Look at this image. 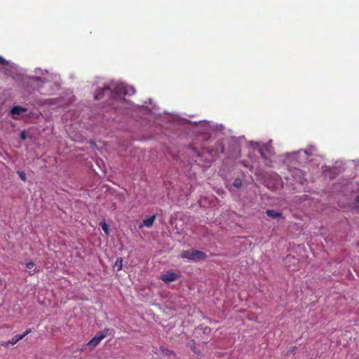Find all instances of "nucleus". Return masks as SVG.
I'll return each instance as SVG.
<instances>
[{"instance_id": "f257e3e1", "label": "nucleus", "mask_w": 359, "mask_h": 359, "mask_svg": "<svg viewBox=\"0 0 359 359\" xmlns=\"http://www.w3.org/2000/svg\"><path fill=\"white\" fill-rule=\"evenodd\" d=\"M113 90H114L117 94L130 95L135 93L133 88L125 86L122 83L117 84L116 86L114 85L111 86H105L103 88L97 90L94 95L95 99L100 100L104 97L105 93H111Z\"/></svg>"}, {"instance_id": "f03ea898", "label": "nucleus", "mask_w": 359, "mask_h": 359, "mask_svg": "<svg viewBox=\"0 0 359 359\" xmlns=\"http://www.w3.org/2000/svg\"><path fill=\"white\" fill-rule=\"evenodd\" d=\"M180 257L194 262L205 260L208 257L205 252L195 249L182 250Z\"/></svg>"}, {"instance_id": "7ed1b4c3", "label": "nucleus", "mask_w": 359, "mask_h": 359, "mask_svg": "<svg viewBox=\"0 0 359 359\" xmlns=\"http://www.w3.org/2000/svg\"><path fill=\"white\" fill-rule=\"evenodd\" d=\"M179 277L180 275L176 273L167 271L161 276V280L165 283H168L177 280Z\"/></svg>"}, {"instance_id": "20e7f679", "label": "nucleus", "mask_w": 359, "mask_h": 359, "mask_svg": "<svg viewBox=\"0 0 359 359\" xmlns=\"http://www.w3.org/2000/svg\"><path fill=\"white\" fill-rule=\"evenodd\" d=\"M102 339L103 336H99L97 334L86 344V346L89 347L90 350H93L100 343Z\"/></svg>"}, {"instance_id": "39448f33", "label": "nucleus", "mask_w": 359, "mask_h": 359, "mask_svg": "<svg viewBox=\"0 0 359 359\" xmlns=\"http://www.w3.org/2000/svg\"><path fill=\"white\" fill-rule=\"evenodd\" d=\"M27 109L21 106H14L11 109V115L15 118V116L20 115L22 112L27 111Z\"/></svg>"}, {"instance_id": "423d86ee", "label": "nucleus", "mask_w": 359, "mask_h": 359, "mask_svg": "<svg viewBox=\"0 0 359 359\" xmlns=\"http://www.w3.org/2000/svg\"><path fill=\"white\" fill-rule=\"evenodd\" d=\"M156 219V215H152L149 217V218H147L143 220L142 226H144L146 227H151L154 224V222Z\"/></svg>"}, {"instance_id": "0eeeda50", "label": "nucleus", "mask_w": 359, "mask_h": 359, "mask_svg": "<svg viewBox=\"0 0 359 359\" xmlns=\"http://www.w3.org/2000/svg\"><path fill=\"white\" fill-rule=\"evenodd\" d=\"M161 353L165 357L170 358L172 356H175V353L168 348H165L164 347H160Z\"/></svg>"}, {"instance_id": "6e6552de", "label": "nucleus", "mask_w": 359, "mask_h": 359, "mask_svg": "<svg viewBox=\"0 0 359 359\" xmlns=\"http://www.w3.org/2000/svg\"><path fill=\"white\" fill-rule=\"evenodd\" d=\"M266 214L267 216L273 218H279L282 217V214L280 212H276L274 210H267L266 211Z\"/></svg>"}, {"instance_id": "1a4fd4ad", "label": "nucleus", "mask_w": 359, "mask_h": 359, "mask_svg": "<svg viewBox=\"0 0 359 359\" xmlns=\"http://www.w3.org/2000/svg\"><path fill=\"white\" fill-rule=\"evenodd\" d=\"M23 339V336H21V334H17L15 335L10 341H8V344H10L11 345L15 344L18 341Z\"/></svg>"}, {"instance_id": "9d476101", "label": "nucleus", "mask_w": 359, "mask_h": 359, "mask_svg": "<svg viewBox=\"0 0 359 359\" xmlns=\"http://www.w3.org/2000/svg\"><path fill=\"white\" fill-rule=\"evenodd\" d=\"M114 267L117 269V271H121L123 267V259L121 257L117 258Z\"/></svg>"}, {"instance_id": "9b49d317", "label": "nucleus", "mask_w": 359, "mask_h": 359, "mask_svg": "<svg viewBox=\"0 0 359 359\" xmlns=\"http://www.w3.org/2000/svg\"><path fill=\"white\" fill-rule=\"evenodd\" d=\"M100 226L102 229L104 231L106 234H109V226L105 222H100Z\"/></svg>"}, {"instance_id": "f8f14e48", "label": "nucleus", "mask_w": 359, "mask_h": 359, "mask_svg": "<svg viewBox=\"0 0 359 359\" xmlns=\"http://www.w3.org/2000/svg\"><path fill=\"white\" fill-rule=\"evenodd\" d=\"M112 330H110L109 328H105L101 334H98L99 336H103V339L107 337L108 335H109L111 332Z\"/></svg>"}, {"instance_id": "ddd939ff", "label": "nucleus", "mask_w": 359, "mask_h": 359, "mask_svg": "<svg viewBox=\"0 0 359 359\" xmlns=\"http://www.w3.org/2000/svg\"><path fill=\"white\" fill-rule=\"evenodd\" d=\"M233 184L235 187L240 188L242 186V180L239 178H236Z\"/></svg>"}, {"instance_id": "4468645a", "label": "nucleus", "mask_w": 359, "mask_h": 359, "mask_svg": "<svg viewBox=\"0 0 359 359\" xmlns=\"http://www.w3.org/2000/svg\"><path fill=\"white\" fill-rule=\"evenodd\" d=\"M18 174L20 177V178L22 180V181H26L27 178H26V174L22 172V171H18Z\"/></svg>"}, {"instance_id": "2eb2a0df", "label": "nucleus", "mask_w": 359, "mask_h": 359, "mask_svg": "<svg viewBox=\"0 0 359 359\" xmlns=\"http://www.w3.org/2000/svg\"><path fill=\"white\" fill-rule=\"evenodd\" d=\"M34 263L33 262H29L27 263L26 264V267L29 269V270H32L34 267Z\"/></svg>"}, {"instance_id": "dca6fc26", "label": "nucleus", "mask_w": 359, "mask_h": 359, "mask_svg": "<svg viewBox=\"0 0 359 359\" xmlns=\"http://www.w3.org/2000/svg\"><path fill=\"white\" fill-rule=\"evenodd\" d=\"M8 64V62L4 59L2 57L0 56V65H6Z\"/></svg>"}, {"instance_id": "f3484780", "label": "nucleus", "mask_w": 359, "mask_h": 359, "mask_svg": "<svg viewBox=\"0 0 359 359\" xmlns=\"http://www.w3.org/2000/svg\"><path fill=\"white\" fill-rule=\"evenodd\" d=\"M26 138H27V134H26L25 131H22L20 133V139L22 140H25Z\"/></svg>"}, {"instance_id": "a211bd4d", "label": "nucleus", "mask_w": 359, "mask_h": 359, "mask_svg": "<svg viewBox=\"0 0 359 359\" xmlns=\"http://www.w3.org/2000/svg\"><path fill=\"white\" fill-rule=\"evenodd\" d=\"M32 332V329L29 328L27 329L22 334H21V336H23V338L25 337H26L27 334H29V333H31Z\"/></svg>"}, {"instance_id": "6ab92c4d", "label": "nucleus", "mask_w": 359, "mask_h": 359, "mask_svg": "<svg viewBox=\"0 0 359 359\" xmlns=\"http://www.w3.org/2000/svg\"><path fill=\"white\" fill-rule=\"evenodd\" d=\"M259 153H260L261 156H262L264 158H266V155L264 154L263 148H260V149H259Z\"/></svg>"}, {"instance_id": "aec40b11", "label": "nucleus", "mask_w": 359, "mask_h": 359, "mask_svg": "<svg viewBox=\"0 0 359 359\" xmlns=\"http://www.w3.org/2000/svg\"><path fill=\"white\" fill-rule=\"evenodd\" d=\"M191 349H192V351H193L195 353H196V354H199V353H200V352H199V351H198L196 350V347H195L194 346H191Z\"/></svg>"}, {"instance_id": "412c9836", "label": "nucleus", "mask_w": 359, "mask_h": 359, "mask_svg": "<svg viewBox=\"0 0 359 359\" xmlns=\"http://www.w3.org/2000/svg\"><path fill=\"white\" fill-rule=\"evenodd\" d=\"M356 202L359 204V196L356 197Z\"/></svg>"}, {"instance_id": "4be33fe9", "label": "nucleus", "mask_w": 359, "mask_h": 359, "mask_svg": "<svg viewBox=\"0 0 359 359\" xmlns=\"http://www.w3.org/2000/svg\"><path fill=\"white\" fill-rule=\"evenodd\" d=\"M208 153H210V154H212V150H211V151H209V150H208Z\"/></svg>"}, {"instance_id": "5701e85b", "label": "nucleus", "mask_w": 359, "mask_h": 359, "mask_svg": "<svg viewBox=\"0 0 359 359\" xmlns=\"http://www.w3.org/2000/svg\"><path fill=\"white\" fill-rule=\"evenodd\" d=\"M296 172H301V171L299 170H297Z\"/></svg>"}]
</instances>
